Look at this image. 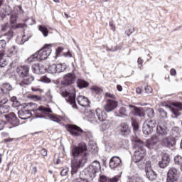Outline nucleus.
<instances>
[{"label": "nucleus", "mask_w": 182, "mask_h": 182, "mask_svg": "<svg viewBox=\"0 0 182 182\" xmlns=\"http://www.w3.org/2000/svg\"><path fill=\"white\" fill-rule=\"evenodd\" d=\"M70 154L73 159L71 161V174H76L77 170L80 167H83L85 163L87 162V145L85 143L81 142L77 145L71 146Z\"/></svg>", "instance_id": "1"}, {"label": "nucleus", "mask_w": 182, "mask_h": 182, "mask_svg": "<svg viewBox=\"0 0 182 182\" xmlns=\"http://www.w3.org/2000/svg\"><path fill=\"white\" fill-rule=\"evenodd\" d=\"M134 149L135 151L132 157V160L134 163H139L146 156V149H144V142L140 140L139 138H134Z\"/></svg>", "instance_id": "2"}, {"label": "nucleus", "mask_w": 182, "mask_h": 182, "mask_svg": "<svg viewBox=\"0 0 182 182\" xmlns=\"http://www.w3.org/2000/svg\"><path fill=\"white\" fill-rule=\"evenodd\" d=\"M38 110V105L36 104L30 103L26 107L18 111V117L21 120H26L32 117V112H36Z\"/></svg>", "instance_id": "3"}, {"label": "nucleus", "mask_w": 182, "mask_h": 182, "mask_svg": "<svg viewBox=\"0 0 182 182\" xmlns=\"http://www.w3.org/2000/svg\"><path fill=\"white\" fill-rule=\"evenodd\" d=\"M60 93L71 105L72 107L77 109V105H76V92L75 91H68L65 88L60 87Z\"/></svg>", "instance_id": "4"}, {"label": "nucleus", "mask_w": 182, "mask_h": 182, "mask_svg": "<svg viewBox=\"0 0 182 182\" xmlns=\"http://www.w3.org/2000/svg\"><path fill=\"white\" fill-rule=\"evenodd\" d=\"M65 129L73 137H83L86 134L80 127L76 124H68L65 125Z\"/></svg>", "instance_id": "5"}, {"label": "nucleus", "mask_w": 182, "mask_h": 182, "mask_svg": "<svg viewBox=\"0 0 182 182\" xmlns=\"http://www.w3.org/2000/svg\"><path fill=\"white\" fill-rule=\"evenodd\" d=\"M38 60H46L50 53H52V44H46L43 47L36 52Z\"/></svg>", "instance_id": "6"}, {"label": "nucleus", "mask_w": 182, "mask_h": 182, "mask_svg": "<svg viewBox=\"0 0 182 182\" xmlns=\"http://www.w3.org/2000/svg\"><path fill=\"white\" fill-rule=\"evenodd\" d=\"M76 74H75L74 73H68L63 76V80L60 82L61 86H70L73 85L75 82H76Z\"/></svg>", "instance_id": "7"}, {"label": "nucleus", "mask_w": 182, "mask_h": 182, "mask_svg": "<svg viewBox=\"0 0 182 182\" xmlns=\"http://www.w3.org/2000/svg\"><path fill=\"white\" fill-rule=\"evenodd\" d=\"M178 170L174 167H171L168 171L166 182H177L178 181Z\"/></svg>", "instance_id": "8"}, {"label": "nucleus", "mask_w": 182, "mask_h": 182, "mask_svg": "<svg viewBox=\"0 0 182 182\" xmlns=\"http://www.w3.org/2000/svg\"><path fill=\"white\" fill-rule=\"evenodd\" d=\"M100 163L97 161H94L87 170V173L89 174L90 177H95L96 173H99L100 170Z\"/></svg>", "instance_id": "9"}, {"label": "nucleus", "mask_w": 182, "mask_h": 182, "mask_svg": "<svg viewBox=\"0 0 182 182\" xmlns=\"http://www.w3.org/2000/svg\"><path fill=\"white\" fill-rule=\"evenodd\" d=\"M117 106H119V102L112 99H107L106 104L104 106V109L105 112H107L109 113L116 109Z\"/></svg>", "instance_id": "10"}, {"label": "nucleus", "mask_w": 182, "mask_h": 182, "mask_svg": "<svg viewBox=\"0 0 182 182\" xmlns=\"http://www.w3.org/2000/svg\"><path fill=\"white\" fill-rule=\"evenodd\" d=\"M171 110L174 114V117L180 116V112L182 111V102L178 101H175L171 102Z\"/></svg>", "instance_id": "11"}, {"label": "nucleus", "mask_w": 182, "mask_h": 182, "mask_svg": "<svg viewBox=\"0 0 182 182\" xmlns=\"http://www.w3.org/2000/svg\"><path fill=\"white\" fill-rule=\"evenodd\" d=\"M16 72L19 77L23 78L29 75V65H19Z\"/></svg>", "instance_id": "12"}, {"label": "nucleus", "mask_w": 182, "mask_h": 182, "mask_svg": "<svg viewBox=\"0 0 182 182\" xmlns=\"http://www.w3.org/2000/svg\"><path fill=\"white\" fill-rule=\"evenodd\" d=\"M128 107L130 109V112L134 116H138L139 117H143L144 114V110L141 107H137L135 105H129Z\"/></svg>", "instance_id": "13"}, {"label": "nucleus", "mask_w": 182, "mask_h": 182, "mask_svg": "<svg viewBox=\"0 0 182 182\" xmlns=\"http://www.w3.org/2000/svg\"><path fill=\"white\" fill-rule=\"evenodd\" d=\"M6 119L9 123L11 124L12 126H18L19 120L16 117V114L15 113L11 112L6 115Z\"/></svg>", "instance_id": "14"}, {"label": "nucleus", "mask_w": 182, "mask_h": 182, "mask_svg": "<svg viewBox=\"0 0 182 182\" xmlns=\"http://www.w3.org/2000/svg\"><path fill=\"white\" fill-rule=\"evenodd\" d=\"M161 168H166L168 164H170V155L168 154H164L162 155V159L159 163Z\"/></svg>", "instance_id": "15"}, {"label": "nucleus", "mask_w": 182, "mask_h": 182, "mask_svg": "<svg viewBox=\"0 0 182 182\" xmlns=\"http://www.w3.org/2000/svg\"><path fill=\"white\" fill-rule=\"evenodd\" d=\"M159 142V137L153 135L151 138L146 140V146L148 149H154V146Z\"/></svg>", "instance_id": "16"}, {"label": "nucleus", "mask_w": 182, "mask_h": 182, "mask_svg": "<svg viewBox=\"0 0 182 182\" xmlns=\"http://www.w3.org/2000/svg\"><path fill=\"white\" fill-rule=\"evenodd\" d=\"M77 102L78 105L82 107H87V106L90 105V101H89V99L83 95L78 96L77 97Z\"/></svg>", "instance_id": "17"}, {"label": "nucleus", "mask_w": 182, "mask_h": 182, "mask_svg": "<svg viewBox=\"0 0 182 182\" xmlns=\"http://www.w3.org/2000/svg\"><path fill=\"white\" fill-rule=\"evenodd\" d=\"M122 164V159L118 156H113L109 161L110 168H116L120 166Z\"/></svg>", "instance_id": "18"}, {"label": "nucleus", "mask_w": 182, "mask_h": 182, "mask_svg": "<svg viewBox=\"0 0 182 182\" xmlns=\"http://www.w3.org/2000/svg\"><path fill=\"white\" fill-rule=\"evenodd\" d=\"M174 138L171 136H167L162 139L161 144L165 147H173L174 146Z\"/></svg>", "instance_id": "19"}, {"label": "nucleus", "mask_w": 182, "mask_h": 182, "mask_svg": "<svg viewBox=\"0 0 182 182\" xmlns=\"http://www.w3.org/2000/svg\"><path fill=\"white\" fill-rule=\"evenodd\" d=\"M95 112H96L97 119L100 122H104V120H106L107 117V114L105 111L100 109V108H97Z\"/></svg>", "instance_id": "20"}, {"label": "nucleus", "mask_w": 182, "mask_h": 182, "mask_svg": "<svg viewBox=\"0 0 182 182\" xmlns=\"http://www.w3.org/2000/svg\"><path fill=\"white\" fill-rule=\"evenodd\" d=\"M33 80H35V77L28 74L26 77L23 78V80L20 82V86H28V85H31Z\"/></svg>", "instance_id": "21"}, {"label": "nucleus", "mask_w": 182, "mask_h": 182, "mask_svg": "<svg viewBox=\"0 0 182 182\" xmlns=\"http://www.w3.org/2000/svg\"><path fill=\"white\" fill-rule=\"evenodd\" d=\"M156 133L159 136H167V127L159 124L156 128Z\"/></svg>", "instance_id": "22"}, {"label": "nucleus", "mask_w": 182, "mask_h": 182, "mask_svg": "<svg viewBox=\"0 0 182 182\" xmlns=\"http://www.w3.org/2000/svg\"><path fill=\"white\" fill-rule=\"evenodd\" d=\"M100 182H118L119 181V176H114L112 178H109L105 176H101L100 178Z\"/></svg>", "instance_id": "23"}, {"label": "nucleus", "mask_w": 182, "mask_h": 182, "mask_svg": "<svg viewBox=\"0 0 182 182\" xmlns=\"http://www.w3.org/2000/svg\"><path fill=\"white\" fill-rule=\"evenodd\" d=\"M49 117L50 120H53V122H56V123L60 124L62 122H65V118L58 114H50Z\"/></svg>", "instance_id": "24"}, {"label": "nucleus", "mask_w": 182, "mask_h": 182, "mask_svg": "<svg viewBox=\"0 0 182 182\" xmlns=\"http://www.w3.org/2000/svg\"><path fill=\"white\" fill-rule=\"evenodd\" d=\"M1 38H3V39L6 42H9L12 38H14V31H9L7 33H4L1 36Z\"/></svg>", "instance_id": "25"}, {"label": "nucleus", "mask_w": 182, "mask_h": 182, "mask_svg": "<svg viewBox=\"0 0 182 182\" xmlns=\"http://www.w3.org/2000/svg\"><path fill=\"white\" fill-rule=\"evenodd\" d=\"M77 86H78V87L80 89H83L85 87H89V82H87V81H86L85 80L78 79L77 81Z\"/></svg>", "instance_id": "26"}, {"label": "nucleus", "mask_w": 182, "mask_h": 182, "mask_svg": "<svg viewBox=\"0 0 182 182\" xmlns=\"http://www.w3.org/2000/svg\"><path fill=\"white\" fill-rule=\"evenodd\" d=\"M12 85L9 83H4L1 86V90L6 94L8 95L9 92L12 90Z\"/></svg>", "instance_id": "27"}, {"label": "nucleus", "mask_w": 182, "mask_h": 182, "mask_svg": "<svg viewBox=\"0 0 182 182\" xmlns=\"http://www.w3.org/2000/svg\"><path fill=\"white\" fill-rule=\"evenodd\" d=\"M120 130L122 134H129V133H130V129H129V125H127V124L126 123L121 124Z\"/></svg>", "instance_id": "28"}, {"label": "nucleus", "mask_w": 182, "mask_h": 182, "mask_svg": "<svg viewBox=\"0 0 182 182\" xmlns=\"http://www.w3.org/2000/svg\"><path fill=\"white\" fill-rule=\"evenodd\" d=\"M146 177L150 180L151 181H153L154 180H156L157 178V174H156V172L154 171H148L146 172Z\"/></svg>", "instance_id": "29"}, {"label": "nucleus", "mask_w": 182, "mask_h": 182, "mask_svg": "<svg viewBox=\"0 0 182 182\" xmlns=\"http://www.w3.org/2000/svg\"><path fill=\"white\" fill-rule=\"evenodd\" d=\"M142 132L144 134L149 136V134H151V133H153V129L148 127L145 123H144Z\"/></svg>", "instance_id": "30"}, {"label": "nucleus", "mask_w": 182, "mask_h": 182, "mask_svg": "<svg viewBox=\"0 0 182 182\" xmlns=\"http://www.w3.org/2000/svg\"><path fill=\"white\" fill-rule=\"evenodd\" d=\"M144 124L148 127H150L152 130L156 127V125L157 123L156 122V120H151V119H148L146 120Z\"/></svg>", "instance_id": "31"}, {"label": "nucleus", "mask_w": 182, "mask_h": 182, "mask_svg": "<svg viewBox=\"0 0 182 182\" xmlns=\"http://www.w3.org/2000/svg\"><path fill=\"white\" fill-rule=\"evenodd\" d=\"M36 60H39V57L38 56V53H36L31 55L28 59V63H32V62H36Z\"/></svg>", "instance_id": "32"}, {"label": "nucleus", "mask_w": 182, "mask_h": 182, "mask_svg": "<svg viewBox=\"0 0 182 182\" xmlns=\"http://www.w3.org/2000/svg\"><path fill=\"white\" fill-rule=\"evenodd\" d=\"M2 113V108L0 107V130H4V127L6 124V121L4 119V117L1 116Z\"/></svg>", "instance_id": "33"}, {"label": "nucleus", "mask_w": 182, "mask_h": 182, "mask_svg": "<svg viewBox=\"0 0 182 182\" xmlns=\"http://www.w3.org/2000/svg\"><path fill=\"white\" fill-rule=\"evenodd\" d=\"M18 52V50H16V47L15 46H13L7 50V55L9 58H11L12 55H15Z\"/></svg>", "instance_id": "34"}, {"label": "nucleus", "mask_w": 182, "mask_h": 182, "mask_svg": "<svg viewBox=\"0 0 182 182\" xmlns=\"http://www.w3.org/2000/svg\"><path fill=\"white\" fill-rule=\"evenodd\" d=\"M39 31L45 37L49 35V30H48V28L46 26H39Z\"/></svg>", "instance_id": "35"}, {"label": "nucleus", "mask_w": 182, "mask_h": 182, "mask_svg": "<svg viewBox=\"0 0 182 182\" xmlns=\"http://www.w3.org/2000/svg\"><path fill=\"white\" fill-rule=\"evenodd\" d=\"M8 65V61L4 59V53H0V67L5 68Z\"/></svg>", "instance_id": "36"}, {"label": "nucleus", "mask_w": 182, "mask_h": 182, "mask_svg": "<svg viewBox=\"0 0 182 182\" xmlns=\"http://www.w3.org/2000/svg\"><path fill=\"white\" fill-rule=\"evenodd\" d=\"M31 69L33 73H37L38 75H39V73H42L39 64H33L31 67Z\"/></svg>", "instance_id": "37"}, {"label": "nucleus", "mask_w": 182, "mask_h": 182, "mask_svg": "<svg viewBox=\"0 0 182 182\" xmlns=\"http://www.w3.org/2000/svg\"><path fill=\"white\" fill-rule=\"evenodd\" d=\"M91 90L94 92V93H96V95H102V93H103V89L98 86H92Z\"/></svg>", "instance_id": "38"}, {"label": "nucleus", "mask_w": 182, "mask_h": 182, "mask_svg": "<svg viewBox=\"0 0 182 182\" xmlns=\"http://www.w3.org/2000/svg\"><path fill=\"white\" fill-rule=\"evenodd\" d=\"M132 122V126L135 132H137L139 130V122H137V119L132 118L131 119Z\"/></svg>", "instance_id": "39"}, {"label": "nucleus", "mask_w": 182, "mask_h": 182, "mask_svg": "<svg viewBox=\"0 0 182 182\" xmlns=\"http://www.w3.org/2000/svg\"><path fill=\"white\" fill-rule=\"evenodd\" d=\"M173 161L176 166H182V156L180 155L176 156Z\"/></svg>", "instance_id": "40"}, {"label": "nucleus", "mask_w": 182, "mask_h": 182, "mask_svg": "<svg viewBox=\"0 0 182 182\" xmlns=\"http://www.w3.org/2000/svg\"><path fill=\"white\" fill-rule=\"evenodd\" d=\"M28 99H31V100H34V102H39L42 100V97L30 94L28 95Z\"/></svg>", "instance_id": "41"}, {"label": "nucleus", "mask_w": 182, "mask_h": 182, "mask_svg": "<svg viewBox=\"0 0 182 182\" xmlns=\"http://www.w3.org/2000/svg\"><path fill=\"white\" fill-rule=\"evenodd\" d=\"M16 22H17L16 16L12 15L10 18V25H11V28H13L14 29L15 28V26H16Z\"/></svg>", "instance_id": "42"}, {"label": "nucleus", "mask_w": 182, "mask_h": 182, "mask_svg": "<svg viewBox=\"0 0 182 182\" xmlns=\"http://www.w3.org/2000/svg\"><path fill=\"white\" fill-rule=\"evenodd\" d=\"M48 71L49 72V73H56V64L49 65L48 68Z\"/></svg>", "instance_id": "43"}, {"label": "nucleus", "mask_w": 182, "mask_h": 182, "mask_svg": "<svg viewBox=\"0 0 182 182\" xmlns=\"http://www.w3.org/2000/svg\"><path fill=\"white\" fill-rule=\"evenodd\" d=\"M146 114L148 117L151 118L154 117V109L153 108H147L146 109Z\"/></svg>", "instance_id": "44"}, {"label": "nucleus", "mask_w": 182, "mask_h": 182, "mask_svg": "<svg viewBox=\"0 0 182 182\" xmlns=\"http://www.w3.org/2000/svg\"><path fill=\"white\" fill-rule=\"evenodd\" d=\"M6 103H8V99L4 98L3 100H0V108L1 109V113H5V111L4 110V107L2 105H6Z\"/></svg>", "instance_id": "45"}, {"label": "nucleus", "mask_w": 182, "mask_h": 182, "mask_svg": "<svg viewBox=\"0 0 182 182\" xmlns=\"http://www.w3.org/2000/svg\"><path fill=\"white\" fill-rule=\"evenodd\" d=\"M11 100L13 102V105L14 107H18V106H21V102L18 101L16 97H12Z\"/></svg>", "instance_id": "46"}, {"label": "nucleus", "mask_w": 182, "mask_h": 182, "mask_svg": "<svg viewBox=\"0 0 182 182\" xmlns=\"http://www.w3.org/2000/svg\"><path fill=\"white\" fill-rule=\"evenodd\" d=\"M153 169H151V162L147 161L145 164V171L147 173V171H151Z\"/></svg>", "instance_id": "47"}, {"label": "nucleus", "mask_w": 182, "mask_h": 182, "mask_svg": "<svg viewBox=\"0 0 182 182\" xmlns=\"http://www.w3.org/2000/svg\"><path fill=\"white\" fill-rule=\"evenodd\" d=\"M64 49L65 48L63 47H58L56 49V51H55V56H56V58H59V56H60V53H62V52H63Z\"/></svg>", "instance_id": "48"}, {"label": "nucleus", "mask_w": 182, "mask_h": 182, "mask_svg": "<svg viewBox=\"0 0 182 182\" xmlns=\"http://www.w3.org/2000/svg\"><path fill=\"white\" fill-rule=\"evenodd\" d=\"M144 62V60L141 58V57H139L137 60V63L139 65V68L140 70L143 69V63Z\"/></svg>", "instance_id": "49"}, {"label": "nucleus", "mask_w": 182, "mask_h": 182, "mask_svg": "<svg viewBox=\"0 0 182 182\" xmlns=\"http://www.w3.org/2000/svg\"><path fill=\"white\" fill-rule=\"evenodd\" d=\"M55 69L58 73L63 72V67L62 66V64H55Z\"/></svg>", "instance_id": "50"}, {"label": "nucleus", "mask_w": 182, "mask_h": 182, "mask_svg": "<svg viewBox=\"0 0 182 182\" xmlns=\"http://www.w3.org/2000/svg\"><path fill=\"white\" fill-rule=\"evenodd\" d=\"M26 26V23H20L18 24H16V26L14 27V29H20V28H23Z\"/></svg>", "instance_id": "51"}, {"label": "nucleus", "mask_w": 182, "mask_h": 182, "mask_svg": "<svg viewBox=\"0 0 182 182\" xmlns=\"http://www.w3.org/2000/svg\"><path fill=\"white\" fill-rule=\"evenodd\" d=\"M119 112V114H122V116H127V111L124 107H121Z\"/></svg>", "instance_id": "52"}, {"label": "nucleus", "mask_w": 182, "mask_h": 182, "mask_svg": "<svg viewBox=\"0 0 182 182\" xmlns=\"http://www.w3.org/2000/svg\"><path fill=\"white\" fill-rule=\"evenodd\" d=\"M105 97H109V99H112V100H114L116 99V95L110 92H106Z\"/></svg>", "instance_id": "53"}, {"label": "nucleus", "mask_w": 182, "mask_h": 182, "mask_svg": "<svg viewBox=\"0 0 182 182\" xmlns=\"http://www.w3.org/2000/svg\"><path fill=\"white\" fill-rule=\"evenodd\" d=\"M40 154H41V156H43V157H46V156H48V149L43 148L41 151H40Z\"/></svg>", "instance_id": "54"}, {"label": "nucleus", "mask_w": 182, "mask_h": 182, "mask_svg": "<svg viewBox=\"0 0 182 182\" xmlns=\"http://www.w3.org/2000/svg\"><path fill=\"white\" fill-rule=\"evenodd\" d=\"M6 46V41L3 38L0 40V49H4Z\"/></svg>", "instance_id": "55"}, {"label": "nucleus", "mask_w": 182, "mask_h": 182, "mask_svg": "<svg viewBox=\"0 0 182 182\" xmlns=\"http://www.w3.org/2000/svg\"><path fill=\"white\" fill-rule=\"evenodd\" d=\"M63 56H64L65 58H73V55L72 54V52H70V50L63 53Z\"/></svg>", "instance_id": "56"}, {"label": "nucleus", "mask_w": 182, "mask_h": 182, "mask_svg": "<svg viewBox=\"0 0 182 182\" xmlns=\"http://www.w3.org/2000/svg\"><path fill=\"white\" fill-rule=\"evenodd\" d=\"M133 32H134V28H132L127 30L125 31V33H126V35H127V36H130V35H132L133 33Z\"/></svg>", "instance_id": "57"}, {"label": "nucleus", "mask_w": 182, "mask_h": 182, "mask_svg": "<svg viewBox=\"0 0 182 182\" xmlns=\"http://www.w3.org/2000/svg\"><path fill=\"white\" fill-rule=\"evenodd\" d=\"M89 122H90L91 123H97V119L95 117L94 114H92L89 119Z\"/></svg>", "instance_id": "58"}, {"label": "nucleus", "mask_w": 182, "mask_h": 182, "mask_svg": "<svg viewBox=\"0 0 182 182\" xmlns=\"http://www.w3.org/2000/svg\"><path fill=\"white\" fill-rule=\"evenodd\" d=\"M145 92L146 93H152L153 92V88L150 85H147L145 87Z\"/></svg>", "instance_id": "59"}, {"label": "nucleus", "mask_w": 182, "mask_h": 182, "mask_svg": "<svg viewBox=\"0 0 182 182\" xmlns=\"http://www.w3.org/2000/svg\"><path fill=\"white\" fill-rule=\"evenodd\" d=\"M170 75L171 76H173L174 77H176V76H177V70H176V69L174 68L171 69Z\"/></svg>", "instance_id": "60"}, {"label": "nucleus", "mask_w": 182, "mask_h": 182, "mask_svg": "<svg viewBox=\"0 0 182 182\" xmlns=\"http://www.w3.org/2000/svg\"><path fill=\"white\" fill-rule=\"evenodd\" d=\"M109 25L113 32H116V26L113 23V21H109Z\"/></svg>", "instance_id": "61"}, {"label": "nucleus", "mask_w": 182, "mask_h": 182, "mask_svg": "<svg viewBox=\"0 0 182 182\" xmlns=\"http://www.w3.org/2000/svg\"><path fill=\"white\" fill-rule=\"evenodd\" d=\"M68 169H63L60 172V176H68Z\"/></svg>", "instance_id": "62"}, {"label": "nucleus", "mask_w": 182, "mask_h": 182, "mask_svg": "<svg viewBox=\"0 0 182 182\" xmlns=\"http://www.w3.org/2000/svg\"><path fill=\"white\" fill-rule=\"evenodd\" d=\"M160 112L162 117H167V112L164 111L163 109H160Z\"/></svg>", "instance_id": "63"}, {"label": "nucleus", "mask_w": 182, "mask_h": 182, "mask_svg": "<svg viewBox=\"0 0 182 182\" xmlns=\"http://www.w3.org/2000/svg\"><path fill=\"white\" fill-rule=\"evenodd\" d=\"M75 182H87V180H86L85 178L83 179L82 178H80L75 179Z\"/></svg>", "instance_id": "64"}]
</instances>
